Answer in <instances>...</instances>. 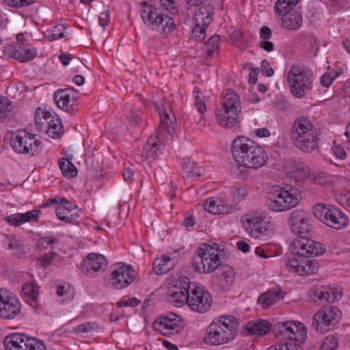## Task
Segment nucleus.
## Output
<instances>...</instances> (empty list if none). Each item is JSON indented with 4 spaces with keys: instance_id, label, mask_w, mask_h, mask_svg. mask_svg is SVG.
Instances as JSON below:
<instances>
[{
    "instance_id": "nucleus-6",
    "label": "nucleus",
    "mask_w": 350,
    "mask_h": 350,
    "mask_svg": "<svg viewBox=\"0 0 350 350\" xmlns=\"http://www.w3.org/2000/svg\"><path fill=\"white\" fill-rule=\"evenodd\" d=\"M241 112L239 95L233 90H229L223 98L222 105L215 110L218 124L226 129L237 126Z\"/></svg>"
},
{
    "instance_id": "nucleus-61",
    "label": "nucleus",
    "mask_w": 350,
    "mask_h": 350,
    "mask_svg": "<svg viewBox=\"0 0 350 350\" xmlns=\"http://www.w3.org/2000/svg\"><path fill=\"white\" fill-rule=\"evenodd\" d=\"M195 100V105L197 110L200 114H204L206 111V106L204 101L200 97L199 95L196 96Z\"/></svg>"
},
{
    "instance_id": "nucleus-30",
    "label": "nucleus",
    "mask_w": 350,
    "mask_h": 350,
    "mask_svg": "<svg viewBox=\"0 0 350 350\" xmlns=\"http://www.w3.org/2000/svg\"><path fill=\"white\" fill-rule=\"evenodd\" d=\"M271 329L270 323L266 320H258L256 322L250 321L245 325V329L251 334L265 335Z\"/></svg>"
},
{
    "instance_id": "nucleus-19",
    "label": "nucleus",
    "mask_w": 350,
    "mask_h": 350,
    "mask_svg": "<svg viewBox=\"0 0 350 350\" xmlns=\"http://www.w3.org/2000/svg\"><path fill=\"white\" fill-rule=\"evenodd\" d=\"M214 8L211 6H202L196 14V24L192 29L191 37L197 41H202L205 38V31L211 24L214 15Z\"/></svg>"
},
{
    "instance_id": "nucleus-51",
    "label": "nucleus",
    "mask_w": 350,
    "mask_h": 350,
    "mask_svg": "<svg viewBox=\"0 0 350 350\" xmlns=\"http://www.w3.org/2000/svg\"><path fill=\"white\" fill-rule=\"evenodd\" d=\"M98 326L96 323L92 322H87L85 323H82L79 325L75 328V332L76 333H90L92 332L96 329H97Z\"/></svg>"
},
{
    "instance_id": "nucleus-16",
    "label": "nucleus",
    "mask_w": 350,
    "mask_h": 350,
    "mask_svg": "<svg viewBox=\"0 0 350 350\" xmlns=\"http://www.w3.org/2000/svg\"><path fill=\"white\" fill-rule=\"evenodd\" d=\"M135 276V271L131 266L120 262L113 269L109 278V283L115 289H122L133 283Z\"/></svg>"
},
{
    "instance_id": "nucleus-52",
    "label": "nucleus",
    "mask_w": 350,
    "mask_h": 350,
    "mask_svg": "<svg viewBox=\"0 0 350 350\" xmlns=\"http://www.w3.org/2000/svg\"><path fill=\"white\" fill-rule=\"evenodd\" d=\"M338 75L339 73L337 72H325L321 77V84L325 88H328Z\"/></svg>"
},
{
    "instance_id": "nucleus-26",
    "label": "nucleus",
    "mask_w": 350,
    "mask_h": 350,
    "mask_svg": "<svg viewBox=\"0 0 350 350\" xmlns=\"http://www.w3.org/2000/svg\"><path fill=\"white\" fill-rule=\"evenodd\" d=\"M282 18V27L289 30H296L302 25V17L297 11H291L280 15Z\"/></svg>"
},
{
    "instance_id": "nucleus-3",
    "label": "nucleus",
    "mask_w": 350,
    "mask_h": 350,
    "mask_svg": "<svg viewBox=\"0 0 350 350\" xmlns=\"http://www.w3.org/2000/svg\"><path fill=\"white\" fill-rule=\"evenodd\" d=\"M239 322L233 316L215 319L207 327L203 341L211 346L222 345L232 341L237 334Z\"/></svg>"
},
{
    "instance_id": "nucleus-32",
    "label": "nucleus",
    "mask_w": 350,
    "mask_h": 350,
    "mask_svg": "<svg viewBox=\"0 0 350 350\" xmlns=\"http://www.w3.org/2000/svg\"><path fill=\"white\" fill-rule=\"evenodd\" d=\"M204 210L212 214H226L229 213V207L220 200H207L204 204Z\"/></svg>"
},
{
    "instance_id": "nucleus-40",
    "label": "nucleus",
    "mask_w": 350,
    "mask_h": 350,
    "mask_svg": "<svg viewBox=\"0 0 350 350\" xmlns=\"http://www.w3.org/2000/svg\"><path fill=\"white\" fill-rule=\"evenodd\" d=\"M300 269H298L299 275H312L317 272L319 265L314 260H309L304 258L301 260Z\"/></svg>"
},
{
    "instance_id": "nucleus-64",
    "label": "nucleus",
    "mask_w": 350,
    "mask_h": 350,
    "mask_svg": "<svg viewBox=\"0 0 350 350\" xmlns=\"http://www.w3.org/2000/svg\"><path fill=\"white\" fill-rule=\"evenodd\" d=\"M272 31L267 26H263L260 29V37L264 40H269L271 38Z\"/></svg>"
},
{
    "instance_id": "nucleus-38",
    "label": "nucleus",
    "mask_w": 350,
    "mask_h": 350,
    "mask_svg": "<svg viewBox=\"0 0 350 350\" xmlns=\"http://www.w3.org/2000/svg\"><path fill=\"white\" fill-rule=\"evenodd\" d=\"M327 289L324 287L311 288L307 294L310 303L320 304L323 301H327Z\"/></svg>"
},
{
    "instance_id": "nucleus-28",
    "label": "nucleus",
    "mask_w": 350,
    "mask_h": 350,
    "mask_svg": "<svg viewBox=\"0 0 350 350\" xmlns=\"http://www.w3.org/2000/svg\"><path fill=\"white\" fill-rule=\"evenodd\" d=\"M36 55V51L31 49L27 44L19 42L13 52V57L21 62H29Z\"/></svg>"
},
{
    "instance_id": "nucleus-48",
    "label": "nucleus",
    "mask_w": 350,
    "mask_h": 350,
    "mask_svg": "<svg viewBox=\"0 0 350 350\" xmlns=\"http://www.w3.org/2000/svg\"><path fill=\"white\" fill-rule=\"evenodd\" d=\"M219 41L220 36L218 35L215 34L209 38L206 42L207 54L208 56H213L214 53L218 49Z\"/></svg>"
},
{
    "instance_id": "nucleus-63",
    "label": "nucleus",
    "mask_w": 350,
    "mask_h": 350,
    "mask_svg": "<svg viewBox=\"0 0 350 350\" xmlns=\"http://www.w3.org/2000/svg\"><path fill=\"white\" fill-rule=\"evenodd\" d=\"M262 71L265 73L267 77H271L274 74V70L271 68L269 62L267 59H263L261 62Z\"/></svg>"
},
{
    "instance_id": "nucleus-39",
    "label": "nucleus",
    "mask_w": 350,
    "mask_h": 350,
    "mask_svg": "<svg viewBox=\"0 0 350 350\" xmlns=\"http://www.w3.org/2000/svg\"><path fill=\"white\" fill-rule=\"evenodd\" d=\"M142 112L138 109H130L126 114L124 122L131 129L140 126L142 123Z\"/></svg>"
},
{
    "instance_id": "nucleus-1",
    "label": "nucleus",
    "mask_w": 350,
    "mask_h": 350,
    "mask_svg": "<svg viewBox=\"0 0 350 350\" xmlns=\"http://www.w3.org/2000/svg\"><path fill=\"white\" fill-rule=\"evenodd\" d=\"M232 152L239 166L258 169L267 163V154L262 147L243 136L238 137L233 141Z\"/></svg>"
},
{
    "instance_id": "nucleus-13",
    "label": "nucleus",
    "mask_w": 350,
    "mask_h": 350,
    "mask_svg": "<svg viewBox=\"0 0 350 350\" xmlns=\"http://www.w3.org/2000/svg\"><path fill=\"white\" fill-rule=\"evenodd\" d=\"M5 350H46L43 341L19 333L7 336L3 340Z\"/></svg>"
},
{
    "instance_id": "nucleus-42",
    "label": "nucleus",
    "mask_w": 350,
    "mask_h": 350,
    "mask_svg": "<svg viewBox=\"0 0 350 350\" xmlns=\"http://www.w3.org/2000/svg\"><path fill=\"white\" fill-rule=\"evenodd\" d=\"M307 243V256L310 255L319 256L323 254L325 252L324 245L320 243L309 239Z\"/></svg>"
},
{
    "instance_id": "nucleus-17",
    "label": "nucleus",
    "mask_w": 350,
    "mask_h": 350,
    "mask_svg": "<svg viewBox=\"0 0 350 350\" xmlns=\"http://www.w3.org/2000/svg\"><path fill=\"white\" fill-rule=\"evenodd\" d=\"M11 144L16 152L33 155L38 150L40 142L35 139L34 134L22 130L12 137Z\"/></svg>"
},
{
    "instance_id": "nucleus-12",
    "label": "nucleus",
    "mask_w": 350,
    "mask_h": 350,
    "mask_svg": "<svg viewBox=\"0 0 350 350\" xmlns=\"http://www.w3.org/2000/svg\"><path fill=\"white\" fill-rule=\"evenodd\" d=\"M341 317L342 312L337 306H323L314 314L312 327L318 332L325 333L333 329Z\"/></svg>"
},
{
    "instance_id": "nucleus-35",
    "label": "nucleus",
    "mask_w": 350,
    "mask_h": 350,
    "mask_svg": "<svg viewBox=\"0 0 350 350\" xmlns=\"http://www.w3.org/2000/svg\"><path fill=\"white\" fill-rule=\"evenodd\" d=\"M53 115L49 111H44L41 109H37L35 112L34 120L37 129L46 133L49 120L53 118Z\"/></svg>"
},
{
    "instance_id": "nucleus-43",
    "label": "nucleus",
    "mask_w": 350,
    "mask_h": 350,
    "mask_svg": "<svg viewBox=\"0 0 350 350\" xmlns=\"http://www.w3.org/2000/svg\"><path fill=\"white\" fill-rule=\"evenodd\" d=\"M332 207L331 205L322 203L317 204L313 208V214L318 219L323 222Z\"/></svg>"
},
{
    "instance_id": "nucleus-33",
    "label": "nucleus",
    "mask_w": 350,
    "mask_h": 350,
    "mask_svg": "<svg viewBox=\"0 0 350 350\" xmlns=\"http://www.w3.org/2000/svg\"><path fill=\"white\" fill-rule=\"evenodd\" d=\"M38 286L34 282H28L23 284L22 292L27 301L37 304L38 301Z\"/></svg>"
},
{
    "instance_id": "nucleus-27",
    "label": "nucleus",
    "mask_w": 350,
    "mask_h": 350,
    "mask_svg": "<svg viewBox=\"0 0 350 350\" xmlns=\"http://www.w3.org/2000/svg\"><path fill=\"white\" fill-rule=\"evenodd\" d=\"M281 299H283L282 291L279 288H273L262 294L258 302L264 309H267Z\"/></svg>"
},
{
    "instance_id": "nucleus-41",
    "label": "nucleus",
    "mask_w": 350,
    "mask_h": 350,
    "mask_svg": "<svg viewBox=\"0 0 350 350\" xmlns=\"http://www.w3.org/2000/svg\"><path fill=\"white\" fill-rule=\"evenodd\" d=\"M59 166L65 176L72 178L77 175V167L70 161L66 159H61L59 161Z\"/></svg>"
},
{
    "instance_id": "nucleus-47",
    "label": "nucleus",
    "mask_w": 350,
    "mask_h": 350,
    "mask_svg": "<svg viewBox=\"0 0 350 350\" xmlns=\"http://www.w3.org/2000/svg\"><path fill=\"white\" fill-rule=\"evenodd\" d=\"M59 59L61 63L64 66L68 65V64L71 62L72 64L77 67V70H78V68L85 67V65L80 59H73L71 55H70V54L62 53L59 56Z\"/></svg>"
},
{
    "instance_id": "nucleus-9",
    "label": "nucleus",
    "mask_w": 350,
    "mask_h": 350,
    "mask_svg": "<svg viewBox=\"0 0 350 350\" xmlns=\"http://www.w3.org/2000/svg\"><path fill=\"white\" fill-rule=\"evenodd\" d=\"M301 199L298 189H275L267 197L266 204L273 211L282 212L296 206Z\"/></svg>"
},
{
    "instance_id": "nucleus-57",
    "label": "nucleus",
    "mask_w": 350,
    "mask_h": 350,
    "mask_svg": "<svg viewBox=\"0 0 350 350\" xmlns=\"http://www.w3.org/2000/svg\"><path fill=\"white\" fill-rule=\"evenodd\" d=\"M57 256V253L55 252H51L49 254H46L42 256V257L38 259V261H40V265L46 267L51 264L52 259Z\"/></svg>"
},
{
    "instance_id": "nucleus-10",
    "label": "nucleus",
    "mask_w": 350,
    "mask_h": 350,
    "mask_svg": "<svg viewBox=\"0 0 350 350\" xmlns=\"http://www.w3.org/2000/svg\"><path fill=\"white\" fill-rule=\"evenodd\" d=\"M287 79L292 94L297 98H302L312 89V74L304 67L292 66Z\"/></svg>"
},
{
    "instance_id": "nucleus-20",
    "label": "nucleus",
    "mask_w": 350,
    "mask_h": 350,
    "mask_svg": "<svg viewBox=\"0 0 350 350\" xmlns=\"http://www.w3.org/2000/svg\"><path fill=\"white\" fill-rule=\"evenodd\" d=\"M21 304L15 295L0 291V318L6 320L15 319L21 312Z\"/></svg>"
},
{
    "instance_id": "nucleus-7",
    "label": "nucleus",
    "mask_w": 350,
    "mask_h": 350,
    "mask_svg": "<svg viewBox=\"0 0 350 350\" xmlns=\"http://www.w3.org/2000/svg\"><path fill=\"white\" fill-rule=\"evenodd\" d=\"M219 250V247L216 243H201L193 258V271L199 273L213 272L221 264Z\"/></svg>"
},
{
    "instance_id": "nucleus-49",
    "label": "nucleus",
    "mask_w": 350,
    "mask_h": 350,
    "mask_svg": "<svg viewBox=\"0 0 350 350\" xmlns=\"http://www.w3.org/2000/svg\"><path fill=\"white\" fill-rule=\"evenodd\" d=\"M338 346V339L332 336L324 338L320 347V350H335Z\"/></svg>"
},
{
    "instance_id": "nucleus-59",
    "label": "nucleus",
    "mask_w": 350,
    "mask_h": 350,
    "mask_svg": "<svg viewBox=\"0 0 350 350\" xmlns=\"http://www.w3.org/2000/svg\"><path fill=\"white\" fill-rule=\"evenodd\" d=\"M139 304V301L137 298L132 297V298H129L126 300H121V301H118L116 304V306L118 308L126 307V306L133 307V306H137Z\"/></svg>"
},
{
    "instance_id": "nucleus-15",
    "label": "nucleus",
    "mask_w": 350,
    "mask_h": 350,
    "mask_svg": "<svg viewBox=\"0 0 350 350\" xmlns=\"http://www.w3.org/2000/svg\"><path fill=\"white\" fill-rule=\"evenodd\" d=\"M212 302L209 292L196 283L191 284V295L187 304L193 311L204 313L211 308Z\"/></svg>"
},
{
    "instance_id": "nucleus-36",
    "label": "nucleus",
    "mask_w": 350,
    "mask_h": 350,
    "mask_svg": "<svg viewBox=\"0 0 350 350\" xmlns=\"http://www.w3.org/2000/svg\"><path fill=\"white\" fill-rule=\"evenodd\" d=\"M64 128L61 120L56 116H53L49 120L46 133L51 138L59 137L64 133Z\"/></svg>"
},
{
    "instance_id": "nucleus-11",
    "label": "nucleus",
    "mask_w": 350,
    "mask_h": 350,
    "mask_svg": "<svg viewBox=\"0 0 350 350\" xmlns=\"http://www.w3.org/2000/svg\"><path fill=\"white\" fill-rule=\"evenodd\" d=\"M141 16L145 24L152 29L162 27V31L165 34L171 33L176 27L174 21L170 16L164 14L159 9L152 7L146 2H143Z\"/></svg>"
},
{
    "instance_id": "nucleus-45",
    "label": "nucleus",
    "mask_w": 350,
    "mask_h": 350,
    "mask_svg": "<svg viewBox=\"0 0 350 350\" xmlns=\"http://www.w3.org/2000/svg\"><path fill=\"white\" fill-rule=\"evenodd\" d=\"M231 193L235 202H240L247 196L246 187L243 185H235L232 188Z\"/></svg>"
},
{
    "instance_id": "nucleus-18",
    "label": "nucleus",
    "mask_w": 350,
    "mask_h": 350,
    "mask_svg": "<svg viewBox=\"0 0 350 350\" xmlns=\"http://www.w3.org/2000/svg\"><path fill=\"white\" fill-rule=\"evenodd\" d=\"M191 283L189 278L180 277L175 284L168 291V297L170 301L176 307H180L187 304L191 295Z\"/></svg>"
},
{
    "instance_id": "nucleus-56",
    "label": "nucleus",
    "mask_w": 350,
    "mask_h": 350,
    "mask_svg": "<svg viewBox=\"0 0 350 350\" xmlns=\"http://www.w3.org/2000/svg\"><path fill=\"white\" fill-rule=\"evenodd\" d=\"M327 301L334 302L336 300L340 299L342 298V293L338 291L336 288H330L327 290Z\"/></svg>"
},
{
    "instance_id": "nucleus-31",
    "label": "nucleus",
    "mask_w": 350,
    "mask_h": 350,
    "mask_svg": "<svg viewBox=\"0 0 350 350\" xmlns=\"http://www.w3.org/2000/svg\"><path fill=\"white\" fill-rule=\"evenodd\" d=\"M174 262L167 255H162L161 258H157L153 262V269L155 273L164 274L172 269L174 267Z\"/></svg>"
},
{
    "instance_id": "nucleus-44",
    "label": "nucleus",
    "mask_w": 350,
    "mask_h": 350,
    "mask_svg": "<svg viewBox=\"0 0 350 350\" xmlns=\"http://www.w3.org/2000/svg\"><path fill=\"white\" fill-rule=\"evenodd\" d=\"M55 213L60 220L68 223L72 222L73 218L70 215V208L68 206H66L65 204L59 205L56 208Z\"/></svg>"
},
{
    "instance_id": "nucleus-50",
    "label": "nucleus",
    "mask_w": 350,
    "mask_h": 350,
    "mask_svg": "<svg viewBox=\"0 0 350 350\" xmlns=\"http://www.w3.org/2000/svg\"><path fill=\"white\" fill-rule=\"evenodd\" d=\"M57 243L58 240L54 237H43L38 239L37 246L41 250L49 247H53V245L57 244Z\"/></svg>"
},
{
    "instance_id": "nucleus-34",
    "label": "nucleus",
    "mask_w": 350,
    "mask_h": 350,
    "mask_svg": "<svg viewBox=\"0 0 350 350\" xmlns=\"http://www.w3.org/2000/svg\"><path fill=\"white\" fill-rule=\"evenodd\" d=\"M300 237L295 239L291 245L290 249L293 255H297L301 257H307V243L306 241L308 239L306 235H299Z\"/></svg>"
},
{
    "instance_id": "nucleus-53",
    "label": "nucleus",
    "mask_w": 350,
    "mask_h": 350,
    "mask_svg": "<svg viewBox=\"0 0 350 350\" xmlns=\"http://www.w3.org/2000/svg\"><path fill=\"white\" fill-rule=\"evenodd\" d=\"M162 7L166 9L172 14H178L179 9L176 5L175 0H160Z\"/></svg>"
},
{
    "instance_id": "nucleus-29",
    "label": "nucleus",
    "mask_w": 350,
    "mask_h": 350,
    "mask_svg": "<svg viewBox=\"0 0 350 350\" xmlns=\"http://www.w3.org/2000/svg\"><path fill=\"white\" fill-rule=\"evenodd\" d=\"M53 100L57 106L62 110L68 113L74 110L73 105L70 104V97L68 89L56 91L53 95Z\"/></svg>"
},
{
    "instance_id": "nucleus-4",
    "label": "nucleus",
    "mask_w": 350,
    "mask_h": 350,
    "mask_svg": "<svg viewBox=\"0 0 350 350\" xmlns=\"http://www.w3.org/2000/svg\"><path fill=\"white\" fill-rule=\"evenodd\" d=\"M291 138L294 146L303 152H311L318 147L314 124L306 117L295 119L291 129Z\"/></svg>"
},
{
    "instance_id": "nucleus-58",
    "label": "nucleus",
    "mask_w": 350,
    "mask_h": 350,
    "mask_svg": "<svg viewBox=\"0 0 350 350\" xmlns=\"http://www.w3.org/2000/svg\"><path fill=\"white\" fill-rule=\"evenodd\" d=\"M334 154L340 159H345L347 157V152L340 145L334 144L332 148Z\"/></svg>"
},
{
    "instance_id": "nucleus-5",
    "label": "nucleus",
    "mask_w": 350,
    "mask_h": 350,
    "mask_svg": "<svg viewBox=\"0 0 350 350\" xmlns=\"http://www.w3.org/2000/svg\"><path fill=\"white\" fill-rule=\"evenodd\" d=\"M272 331L277 338H282L287 350H301L307 336L306 327L299 322H277Z\"/></svg>"
},
{
    "instance_id": "nucleus-37",
    "label": "nucleus",
    "mask_w": 350,
    "mask_h": 350,
    "mask_svg": "<svg viewBox=\"0 0 350 350\" xmlns=\"http://www.w3.org/2000/svg\"><path fill=\"white\" fill-rule=\"evenodd\" d=\"M299 0H278L274 5V12L276 15H283L294 10L295 6Z\"/></svg>"
},
{
    "instance_id": "nucleus-60",
    "label": "nucleus",
    "mask_w": 350,
    "mask_h": 350,
    "mask_svg": "<svg viewBox=\"0 0 350 350\" xmlns=\"http://www.w3.org/2000/svg\"><path fill=\"white\" fill-rule=\"evenodd\" d=\"M110 20V12L109 10H104L100 14L98 17L99 25L103 27H106Z\"/></svg>"
},
{
    "instance_id": "nucleus-55",
    "label": "nucleus",
    "mask_w": 350,
    "mask_h": 350,
    "mask_svg": "<svg viewBox=\"0 0 350 350\" xmlns=\"http://www.w3.org/2000/svg\"><path fill=\"white\" fill-rule=\"evenodd\" d=\"M11 112V105L6 99L0 100V118H7Z\"/></svg>"
},
{
    "instance_id": "nucleus-21",
    "label": "nucleus",
    "mask_w": 350,
    "mask_h": 350,
    "mask_svg": "<svg viewBox=\"0 0 350 350\" xmlns=\"http://www.w3.org/2000/svg\"><path fill=\"white\" fill-rule=\"evenodd\" d=\"M288 224L291 230L297 235H308L311 230L309 214L303 210L292 211Z\"/></svg>"
},
{
    "instance_id": "nucleus-2",
    "label": "nucleus",
    "mask_w": 350,
    "mask_h": 350,
    "mask_svg": "<svg viewBox=\"0 0 350 350\" xmlns=\"http://www.w3.org/2000/svg\"><path fill=\"white\" fill-rule=\"evenodd\" d=\"M156 108L160 116L161 124L159 131L155 136L152 135L147 144L143 148L142 157L146 159L155 158L161 146H163V133L166 132L169 135L174 133V126L176 119L175 115L170 109L168 103L156 105Z\"/></svg>"
},
{
    "instance_id": "nucleus-22",
    "label": "nucleus",
    "mask_w": 350,
    "mask_h": 350,
    "mask_svg": "<svg viewBox=\"0 0 350 350\" xmlns=\"http://www.w3.org/2000/svg\"><path fill=\"white\" fill-rule=\"evenodd\" d=\"M107 266V260L102 254H89L81 265V270L88 276L94 277V272L103 271Z\"/></svg>"
},
{
    "instance_id": "nucleus-8",
    "label": "nucleus",
    "mask_w": 350,
    "mask_h": 350,
    "mask_svg": "<svg viewBox=\"0 0 350 350\" xmlns=\"http://www.w3.org/2000/svg\"><path fill=\"white\" fill-rule=\"evenodd\" d=\"M245 231L256 239H266L272 234L271 217L262 211H251L241 218Z\"/></svg>"
},
{
    "instance_id": "nucleus-46",
    "label": "nucleus",
    "mask_w": 350,
    "mask_h": 350,
    "mask_svg": "<svg viewBox=\"0 0 350 350\" xmlns=\"http://www.w3.org/2000/svg\"><path fill=\"white\" fill-rule=\"evenodd\" d=\"M183 168L187 177L193 176L194 175L200 177L201 174L199 172H195L197 168V163L190 159L184 160L183 163Z\"/></svg>"
},
{
    "instance_id": "nucleus-62",
    "label": "nucleus",
    "mask_w": 350,
    "mask_h": 350,
    "mask_svg": "<svg viewBox=\"0 0 350 350\" xmlns=\"http://www.w3.org/2000/svg\"><path fill=\"white\" fill-rule=\"evenodd\" d=\"M65 29L64 26L62 25H57L54 27V29L53 31V33L51 35V37L54 40L59 39L62 38H64L66 36L62 32Z\"/></svg>"
},
{
    "instance_id": "nucleus-54",
    "label": "nucleus",
    "mask_w": 350,
    "mask_h": 350,
    "mask_svg": "<svg viewBox=\"0 0 350 350\" xmlns=\"http://www.w3.org/2000/svg\"><path fill=\"white\" fill-rule=\"evenodd\" d=\"M304 258H292L288 260L286 262V267L289 269V271H293L294 273H298V269H300L301 265V260Z\"/></svg>"
},
{
    "instance_id": "nucleus-24",
    "label": "nucleus",
    "mask_w": 350,
    "mask_h": 350,
    "mask_svg": "<svg viewBox=\"0 0 350 350\" xmlns=\"http://www.w3.org/2000/svg\"><path fill=\"white\" fill-rule=\"evenodd\" d=\"M234 279V270L230 267L225 265L218 269L215 282L222 291H227L233 284Z\"/></svg>"
},
{
    "instance_id": "nucleus-14",
    "label": "nucleus",
    "mask_w": 350,
    "mask_h": 350,
    "mask_svg": "<svg viewBox=\"0 0 350 350\" xmlns=\"http://www.w3.org/2000/svg\"><path fill=\"white\" fill-rule=\"evenodd\" d=\"M183 327L181 318L173 312L162 315L153 323L154 329L164 336L177 334L183 330Z\"/></svg>"
},
{
    "instance_id": "nucleus-23",
    "label": "nucleus",
    "mask_w": 350,
    "mask_h": 350,
    "mask_svg": "<svg viewBox=\"0 0 350 350\" xmlns=\"http://www.w3.org/2000/svg\"><path fill=\"white\" fill-rule=\"evenodd\" d=\"M323 223L330 228L339 230L348 224L349 219L338 208L332 206Z\"/></svg>"
},
{
    "instance_id": "nucleus-25",
    "label": "nucleus",
    "mask_w": 350,
    "mask_h": 350,
    "mask_svg": "<svg viewBox=\"0 0 350 350\" xmlns=\"http://www.w3.org/2000/svg\"><path fill=\"white\" fill-rule=\"evenodd\" d=\"M40 213L39 210H33L25 213H18L7 216L5 220L11 226H19L25 222L37 220Z\"/></svg>"
}]
</instances>
